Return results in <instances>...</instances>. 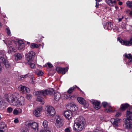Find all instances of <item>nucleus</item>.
I'll return each mask as SVG.
<instances>
[{
	"label": "nucleus",
	"mask_w": 132,
	"mask_h": 132,
	"mask_svg": "<svg viewBox=\"0 0 132 132\" xmlns=\"http://www.w3.org/2000/svg\"><path fill=\"white\" fill-rule=\"evenodd\" d=\"M126 4L128 7L132 8V1H128L127 2Z\"/></svg>",
	"instance_id": "7c9ffc66"
},
{
	"label": "nucleus",
	"mask_w": 132,
	"mask_h": 132,
	"mask_svg": "<svg viewBox=\"0 0 132 132\" xmlns=\"http://www.w3.org/2000/svg\"><path fill=\"white\" fill-rule=\"evenodd\" d=\"M6 31L9 36H11V33L10 31V30L9 28L6 29Z\"/></svg>",
	"instance_id": "72a5a7b5"
},
{
	"label": "nucleus",
	"mask_w": 132,
	"mask_h": 132,
	"mask_svg": "<svg viewBox=\"0 0 132 132\" xmlns=\"http://www.w3.org/2000/svg\"><path fill=\"white\" fill-rule=\"evenodd\" d=\"M3 103V101L2 98L1 97H0V105L2 104Z\"/></svg>",
	"instance_id": "5fc2aeb1"
},
{
	"label": "nucleus",
	"mask_w": 132,
	"mask_h": 132,
	"mask_svg": "<svg viewBox=\"0 0 132 132\" xmlns=\"http://www.w3.org/2000/svg\"><path fill=\"white\" fill-rule=\"evenodd\" d=\"M121 113L120 112H117L116 113L115 116L116 117H118L121 116Z\"/></svg>",
	"instance_id": "09e8293b"
},
{
	"label": "nucleus",
	"mask_w": 132,
	"mask_h": 132,
	"mask_svg": "<svg viewBox=\"0 0 132 132\" xmlns=\"http://www.w3.org/2000/svg\"><path fill=\"white\" fill-rule=\"evenodd\" d=\"M71 128L70 127H68L66 128L64 130L65 132H70L71 131Z\"/></svg>",
	"instance_id": "79ce46f5"
},
{
	"label": "nucleus",
	"mask_w": 132,
	"mask_h": 132,
	"mask_svg": "<svg viewBox=\"0 0 132 132\" xmlns=\"http://www.w3.org/2000/svg\"><path fill=\"white\" fill-rule=\"evenodd\" d=\"M98 6H97V3H96V7H97Z\"/></svg>",
	"instance_id": "69168bd1"
},
{
	"label": "nucleus",
	"mask_w": 132,
	"mask_h": 132,
	"mask_svg": "<svg viewBox=\"0 0 132 132\" xmlns=\"http://www.w3.org/2000/svg\"><path fill=\"white\" fill-rule=\"evenodd\" d=\"M76 87L78 88V89H79V88L77 87L76 86H73V87H72L69 89L67 91L68 93L69 94H71L73 92L75 88Z\"/></svg>",
	"instance_id": "bb28decb"
},
{
	"label": "nucleus",
	"mask_w": 132,
	"mask_h": 132,
	"mask_svg": "<svg viewBox=\"0 0 132 132\" xmlns=\"http://www.w3.org/2000/svg\"><path fill=\"white\" fill-rule=\"evenodd\" d=\"M77 100L80 103L84 106L86 108H87L89 104L83 98L81 97H78Z\"/></svg>",
	"instance_id": "9b49d317"
},
{
	"label": "nucleus",
	"mask_w": 132,
	"mask_h": 132,
	"mask_svg": "<svg viewBox=\"0 0 132 132\" xmlns=\"http://www.w3.org/2000/svg\"><path fill=\"white\" fill-rule=\"evenodd\" d=\"M14 122L15 123H17L18 122V120L17 119H16L14 120Z\"/></svg>",
	"instance_id": "6e6d98bb"
},
{
	"label": "nucleus",
	"mask_w": 132,
	"mask_h": 132,
	"mask_svg": "<svg viewBox=\"0 0 132 132\" xmlns=\"http://www.w3.org/2000/svg\"><path fill=\"white\" fill-rule=\"evenodd\" d=\"M64 115L65 117L68 119L72 117V113L69 110L65 111Z\"/></svg>",
	"instance_id": "a211bd4d"
},
{
	"label": "nucleus",
	"mask_w": 132,
	"mask_h": 132,
	"mask_svg": "<svg viewBox=\"0 0 132 132\" xmlns=\"http://www.w3.org/2000/svg\"><path fill=\"white\" fill-rule=\"evenodd\" d=\"M40 132H50V131L48 130L44 129L41 130Z\"/></svg>",
	"instance_id": "de8ad7c7"
},
{
	"label": "nucleus",
	"mask_w": 132,
	"mask_h": 132,
	"mask_svg": "<svg viewBox=\"0 0 132 132\" xmlns=\"http://www.w3.org/2000/svg\"><path fill=\"white\" fill-rule=\"evenodd\" d=\"M19 99V106H22L24 105L25 103L24 98V97H21Z\"/></svg>",
	"instance_id": "b1692460"
},
{
	"label": "nucleus",
	"mask_w": 132,
	"mask_h": 132,
	"mask_svg": "<svg viewBox=\"0 0 132 132\" xmlns=\"http://www.w3.org/2000/svg\"><path fill=\"white\" fill-rule=\"evenodd\" d=\"M54 100L56 101H58L61 97V94L59 92H57L54 93Z\"/></svg>",
	"instance_id": "aec40b11"
},
{
	"label": "nucleus",
	"mask_w": 132,
	"mask_h": 132,
	"mask_svg": "<svg viewBox=\"0 0 132 132\" xmlns=\"http://www.w3.org/2000/svg\"><path fill=\"white\" fill-rule=\"evenodd\" d=\"M96 1H97L98 2H100L102 1V0H95Z\"/></svg>",
	"instance_id": "680f3d73"
},
{
	"label": "nucleus",
	"mask_w": 132,
	"mask_h": 132,
	"mask_svg": "<svg viewBox=\"0 0 132 132\" xmlns=\"http://www.w3.org/2000/svg\"><path fill=\"white\" fill-rule=\"evenodd\" d=\"M43 110V108L40 107L37 108L34 111L33 113L35 116L37 117H39L40 116V114Z\"/></svg>",
	"instance_id": "dca6fc26"
},
{
	"label": "nucleus",
	"mask_w": 132,
	"mask_h": 132,
	"mask_svg": "<svg viewBox=\"0 0 132 132\" xmlns=\"http://www.w3.org/2000/svg\"><path fill=\"white\" fill-rule=\"evenodd\" d=\"M13 113L15 115H18L19 114L17 109H15L14 110Z\"/></svg>",
	"instance_id": "a18cd8bd"
},
{
	"label": "nucleus",
	"mask_w": 132,
	"mask_h": 132,
	"mask_svg": "<svg viewBox=\"0 0 132 132\" xmlns=\"http://www.w3.org/2000/svg\"><path fill=\"white\" fill-rule=\"evenodd\" d=\"M127 26L125 25L124 27H122V29L124 30H128V29H127V28H126V26Z\"/></svg>",
	"instance_id": "864d4df0"
},
{
	"label": "nucleus",
	"mask_w": 132,
	"mask_h": 132,
	"mask_svg": "<svg viewBox=\"0 0 132 132\" xmlns=\"http://www.w3.org/2000/svg\"><path fill=\"white\" fill-rule=\"evenodd\" d=\"M30 47L31 48L33 49L38 48V46L37 44L33 43L31 44Z\"/></svg>",
	"instance_id": "2f4dec72"
},
{
	"label": "nucleus",
	"mask_w": 132,
	"mask_h": 132,
	"mask_svg": "<svg viewBox=\"0 0 132 132\" xmlns=\"http://www.w3.org/2000/svg\"><path fill=\"white\" fill-rule=\"evenodd\" d=\"M111 121L113 126L116 127L118 126L119 124L121 121V120L119 118L116 119L112 118L111 119Z\"/></svg>",
	"instance_id": "9d476101"
},
{
	"label": "nucleus",
	"mask_w": 132,
	"mask_h": 132,
	"mask_svg": "<svg viewBox=\"0 0 132 132\" xmlns=\"http://www.w3.org/2000/svg\"><path fill=\"white\" fill-rule=\"evenodd\" d=\"M129 106V105L127 103L121 104L120 109L122 111H124Z\"/></svg>",
	"instance_id": "a878e982"
},
{
	"label": "nucleus",
	"mask_w": 132,
	"mask_h": 132,
	"mask_svg": "<svg viewBox=\"0 0 132 132\" xmlns=\"http://www.w3.org/2000/svg\"><path fill=\"white\" fill-rule=\"evenodd\" d=\"M30 66L32 68L34 69L35 68V64L33 63H31L30 64L29 63Z\"/></svg>",
	"instance_id": "c03bdc74"
},
{
	"label": "nucleus",
	"mask_w": 132,
	"mask_h": 132,
	"mask_svg": "<svg viewBox=\"0 0 132 132\" xmlns=\"http://www.w3.org/2000/svg\"><path fill=\"white\" fill-rule=\"evenodd\" d=\"M21 132H29L28 129L26 128H22L21 129Z\"/></svg>",
	"instance_id": "4c0bfd02"
},
{
	"label": "nucleus",
	"mask_w": 132,
	"mask_h": 132,
	"mask_svg": "<svg viewBox=\"0 0 132 132\" xmlns=\"http://www.w3.org/2000/svg\"><path fill=\"white\" fill-rule=\"evenodd\" d=\"M31 95L30 94H27L26 96V98L28 100H30L31 99Z\"/></svg>",
	"instance_id": "37998d69"
},
{
	"label": "nucleus",
	"mask_w": 132,
	"mask_h": 132,
	"mask_svg": "<svg viewBox=\"0 0 132 132\" xmlns=\"http://www.w3.org/2000/svg\"><path fill=\"white\" fill-rule=\"evenodd\" d=\"M28 54L33 58V56L35 55V53L32 51L30 52Z\"/></svg>",
	"instance_id": "58836bf2"
},
{
	"label": "nucleus",
	"mask_w": 132,
	"mask_h": 132,
	"mask_svg": "<svg viewBox=\"0 0 132 132\" xmlns=\"http://www.w3.org/2000/svg\"><path fill=\"white\" fill-rule=\"evenodd\" d=\"M7 43H6V44L7 45Z\"/></svg>",
	"instance_id": "774afa93"
},
{
	"label": "nucleus",
	"mask_w": 132,
	"mask_h": 132,
	"mask_svg": "<svg viewBox=\"0 0 132 132\" xmlns=\"http://www.w3.org/2000/svg\"><path fill=\"white\" fill-rule=\"evenodd\" d=\"M43 125L44 128H46L48 125L47 121L45 120L44 121Z\"/></svg>",
	"instance_id": "f704fd0d"
},
{
	"label": "nucleus",
	"mask_w": 132,
	"mask_h": 132,
	"mask_svg": "<svg viewBox=\"0 0 132 132\" xmlns=\"http://www.w3.org/2000/svg\"><path fill=\"white\" fill-rule=\"evenodd\" d=\"M102 104L104 108H107L110 105H109L108 103L106 102H103L102 103Z\"/></svg>",
	"instance_id": "c9c22d12"
},
{
	"label": "nucleus",
	"mask_w": 132,
	"mask_h": 132,
	"mask_svg": "<svg viewBox=\"0 0 132 132\" xmlns=\"http://www.w3.org/2000/svg\"><path fill=\"white\" fill-rule=\"evenodd\" d=\"M103 24L104 27L105 29L111 30L113 28V26L111 22H108L107 23L104 22Z\"/></svg>",
	"instance_id": "6e6552de"
},
{
	"label": "nucleus",
	"mask_w": 132,
	"mask_h": 132,
	"mask_svg": "<svg viewBox=\"0 0 132 132\" xmlns=\"http://www.w3.org/2000/svg\"><path fill=\"white\" fill-rule=\"evenodd\" d=\"M132 120H124L125 128L128 129H132Z\"/></svg>",
	"instance_id": "2eb2a0df"
},
{
	"label": "nucleus",
	"mask_w": 132,
	"mask_h": 132,
	"mask_svg": "<svg viewBox=\"0 0 132 132\" xmlns=\"http://www.w3.org/2000/svg\"><path fill=\"white\" fill-rule=\"evenodd\" d=\"M27 44H30V42H27Z\"/></svg>",
	"instance_id": "338daca9"
},
{
	"label": "nucleus",
	"mask_w": 132,
	"mask_h": 132,
	"mask_svg": "<svg viewBox=\"0 0 132 132\" xmlns=\"http://www.w3.org/2000/svg\"><path fill=\"white\" fill-rule=\"evenodd\" d=\"M2 26V24L0 22V27H1Z\"/></svg>",
	"instance_id": "e2e57ef3"
},
{
	"label": "nucleus",
	"mask_w": 132,
	"mask_h": 132,
	"mask_svg": "<svg viewBox=\"0 0 132 132\" xmlns=\"http://www.w3.org/2000/svg\"><path fill=\"white\" fill-rule=\"evenodd\" d=\"M6 99L7 101L11 105L18 106H19V99L16 96H14L13 95H9Z\"/></svg>",
	"instance_id": "7ed1b4c3"
},
{
	"label": "nucleus",
	"mask_w": 132,
	"mask_h": 132,
	"mask_svg": "<svg viewBox=\"0 0 132 132\" xmlns=\"http://www.w3.org/2000/svg\"><path fill=\"white\" fill-rule=\"evenodd\" d=\"M132 120V112L131 109L128 110L126 113V118L124 120Z\"/></svg>",
	"instance_id": "4468645a"
},
{
	"label": "nucleus",
	"mask_w": 132,
	"mask_h": 132,
	"mask_svg": "<svg viewBox=\"0 0 132 132\" xmlns=\"http://www.w3.org/2000/svg\"><path fill=\"white\" fill-rule=\"evenodd\" d=\"M28 76L27 74L25 75H21L19 77V79H20L21 80H23L24 79H25L27 77H28Z\"/></svg>",
	"instance_id": "473e14b6"
},
{
	"label": "nucleus",
	"mask_w": 132,
	"mask_h": 132,
	"mask_svg": "<svg viewBox=\"0 0 132 132\" xmlns=\"http://www.w3.org/2000/svg\"><path fill=\"white\" fill-rule=\"evenodd\" d=\"M13 46H11L10 48L9 47V49L10 51L15 52L16 51V50L12 47Z\"/></svg>",
	"instance_id": "a19ab883"
},
{
	"label": "nucleus",
	"mask_w": 132,
	"mask_h": 132,
	"mask_svg": "<svg viewBox=\"0 0 132 132\" xmlns=\"http://www.w3.org/2000/svg\"><path fill=\"white\" fill-rule=\"evenodd\" d=\"M123 55L125 56L126 58L129 59V62H132V56L131 54H127V53H126Z\"/></svg>",
	"instance_id": "4be33fe9"
},
{
	"label": "nucleus",
	"mask_w": 132,
	"mask_h": 132,
	"mask_svg": "<svg viewBox=\"0 0 132 132\" xmlns=\"http://www.w3.org/2000/svg\"><path fill=\"white\" fill-rule=\"evenodd\" d=\"M47 65H48V67L49 68H51L53 67V65L51 64L50 63H47Z\"/></svg>",
	"instance_id": "603ef678"
},
{
	"label": "nucleus",
	"mask_w": 132,
	"mask_h": 132,
	"mask_svg": "<svg viewBox=\"0 0 132 132\" xmlns=\"http://www.w3.org/2000/svg\"><path fill=\"white\" fill-rule=\"evenodd\" d=\"M129 14L130 15H132V11H130Z\"/></svg>",
	"instance_id": "052dcab7"
},
{
	"label": "nucleus",
	"mask_w": 132,
	"mask_h": 132,
	"mask_svg": "<svg viewBox=\"0 0 132 132\" xmlns=\"http://www.w3.org/2000/svg\"><path fill=\"white\" fill-rule=\"evenodd\" d=\"M66 108L68 110L74 112L78 110L77 106L73 104H71L66 106Z\"/></svg>",
	"instance_id": "1a4fd4ad"
},
{
	"label": "nucleus",
	"mask_w": 132,
	"mask_h": 132,
	"mask_svg": "<svg viewBox=\"0 0 132 132\" xmlns=\"http://www.w3.org/2000/svg\"><path fill=\"white\" fill-rule=\"evenodd\" d=\"M15 56L16 60H21L22 58L21 55L19 53L16 54L15 55Z\"/></svg>",
	"instance_id": "cd10ccee"
},
{
	"label": "nucleus",
	"mask_w": 132,
	"mask_h": 132,
	"mask_svg": "<svg viewBox=\"0 0 132 132\" xmlns=\"http://www.w3.org/2000/svg\"><path fill=\"white\" fill-rule=\"evenodd\" d=\"M118 4L120 5H121L122 4V3L121 2H119L118 3Z\"/></svg>",
	"instance_id": "bf43d9fd"
},
{
	"label": "nucleus",
	"mask_w": 132,
	"mask_h": 132,
	"mask_svg": "<svg viewBox=\"0 0 132 132\" xmlns=\"http://www.w3.org/2000/svg\"><path fill=\"white\" fill-rule=\"evenodd\" d=\"M107 3L110 6H113L115 4L116 0H106Z\"/></svg>",
	"instance_id": "412c9836"
},
{
	"label": "nucleus",
	"mask_w": 132,
	"mask_h": 132,
	"mask_svg": "<svg viewBox=\"0 0 132 132\" xmlns=\"http://www.w3.org/2000/svg\"><path fill=\"white\" fill-rule=\"evenodd\" d=\"M0 129H4L5 131H7L6 125L4 122H2L0 123Z\"/></svg>",
	"instance_id": "5701e85b"
},
{
	"label": "nucleus",
	"mask_w": 132,
	"mask_h": 132,
	"mask_svg": "<svg viewBox=\"0 0 132 132\" xmlns=\"http://www.w3.org/2000/svg\"><path fill=\"white\" fill-rule=\"evenodd\" d=\"M17 110L18 111L19 114L21 113H22V110L21 109L19 108H18Z\"/></svg>",
	"instance_id": "3c124183"
},
{
	"label": "nucleus",
	"mask_w": 132,
	"mask_h": 132,
	"mask_svg": "<svg viewBox=\"0 0 132 132\" xmlns=\"http://www.w3.org/2000/svg\"><path fill=\"white\" fill-rule=\"evenodd\" d=\"M0 63H2L4 64L6 67H9L8 65H7V61L6 60L4 57V56L3 55L2 56H0Z\"/></svg>",
	"instance_id": "6ab92c4d"
},
{
	"label": "nucleus",
	"mask_w": 132,
	"mask_h": 132,
	"mask_svg": "<svg viewBox=\"0 0 132 132\" xmlns=\"http://www.w3.org/2000/svg\"><path fill=\"white\" fill-rule=\"evenodd\" d=\"M18 88L20 92L22 93L28 92L30 91L29 88L26 87L24 86H20Z\"/></svg>",
	"instance_id": "ddd939ff"
},
{
	"label": "nucleus",
	"mask_w": 132,
	"mask_h": 132,
	"mask_svg": "<svg viewBox=\"0 0 132 132\" xmlns=\"http://www.w3.org/2000/svg\"><path fill=\"white\" fill-rule=\"evenodd\" d=\"M117 40L118 41H119V42L122 45L127 46H130L132 45V37L130 38L129 41L123 40L120 37L118 38Z\"/></svg>",
	"instance_id": "0eeeda50"
},
{
	"label": "nucleus",
	"mask_w": 132,
	"mask_h": 132,
	"mask_svg": "<svg viewBox=\"0 0 132 132\" xmlns=\"http://www.w3.org/2000/svg\"><path fill=\"white\" fill-rule=\"evenodd\" d=\"M1 36V34H0V39H1L2 38Z\"/></svg>",
	"instance_id": "0e129e2a"
},
{
	"label": "nucleus",
	"mask_w": 132,
	"mask_h": 132,
	"mask_svg": "<svg viewBox=\"0 0 132 132\" xmlns=\"http://www.w3.org/2000/svg\"><path fill=\"white\" fill-rule=\"evenodd\" d=\"M123 18V16H122V17L121 18H119V22H120V21H121L122 19Z\"/></svg>",
	"instance_id": "13d9d810"
},
{
	"label": "nucleus",
	"mask_w": 132,
	"mask_h": 132,
	"mask_svg": "<svg viewBox=\"0 0 132 132\" xmlns=\"http://www.w3.org/2000/svg\"><path fill=\"white\" fill-rule=\"evenodd\" d=\"M53 92L54 90L53 89L35 92V94L37 96V97L36 101L42 102V104H43L44 103V99L42 97H40L39 96L50 95L53 93Z\"/></svg>",
	"instance_id": "f03ea898"
},
{
	"label": "nucleus",
	"mask_w": 132,
	"mask_h": 132,
	"mask_svg": "<svg viewBox=\"0 0 132 132\" xmlns=\"http://www.w3.org/2000/svg\"><path fill=\"white\" fill-rule=\"evenodd\" d=\"M57 70L59 72L62 74H65L66 72L68 71L67 68H62L60 67H58L56 68Z\"/></svg>",
	"instance_id": "f3484780"
},
{
	"label": "nucleus",
	"mask_w": 132,
	"mask_h": 132,
	"mask_svg": "<svg viewBox=\"0 0 132 132\" xmlns=\"http://www.w3.org/2000/svg\"><path fill=\"white\" fill-rule=\"evenodd\" d=\"M86 121L84 118L82 117H80L77 119L74 124L73 129L76 131H81L84 128Z\"/></svg>",
	"instance_id": "f257e3e1"
},
{
	"label": "nucleus",
	"mask_w": 132,
	"mask_h": 132,
	"mask_svg": "<svg viewBox=\"0 0 132 132\" xmlns=\"http://www.w3.org/2000/svg\"><path fill=\"white\" fill-rule=\"evenodd\" d=\"M43 73L42 71H39L37 73V75L39 76H41L43 74Z\"/></svg>",
	"instance_id": "49530a36"
},
{
	"label": "nucleus",
	"mask_w": 132,
	"mask_h": 132,
	"mask_svg": "<svg viewBox=\"0 0 132 132\" xmlns=\"http://www.w3.org/2000/svg\"><path fill=\"white\" fill-rule=\"evenodd\" d=\"M13 110V109L11 107H9L7 109V112L9 113L11 112Z\"/></svg>",
	"instance_id": "e433bc0d"
},
{
	"label": "nucleus",
	"mask_w": 132,
	"mask_h": 132,
	"mask_svg": "<svg viewBox=\"0 0 132 132\" xmlns=\"http://www.w3.org/2000/svg\"><path fill=\"white\" fill-rule=\"evenodd\" d=\"M25 44L22 42H18L19 50H20L22 49L24 47Z\"/></svg>",
	"instance_id": "393cba45"
},
{
	"label": "nucleus",
	"mask_w": 132,
	"mask_h": 132,
	"mask_svg": "<svg viewBox=\"0 0 132 132\" xmlns=\"http://www.w3.org/2000/svg\"><path fill=\"white\" fill-rule=\"evenodd\" d=\"M55 126L57 128L61 127L64 124L63 119L58 115H57L55 116Z\"/></svg>",
	"instance_id": "39448f33"
},
{
	"label": "nucleus",
	"mask_w": 132,
	"mask_h": 132,
	"mask_svg": "<svg viewBox=\"0 0 132 132\" xmlns=\"http://www.w3.org/2000/svg\"><path fill=\"white\" fill-rule=\"evenodd\" d=\"M26 125L30 128L32 132H35L36 129H38V124L36 122H33L31 121H27L25 122Z\"/></svg>",
	"instance_id": "20e7f679"
},
{
	"label": "nucleus",
	"mask_w": 132,
	"mask_h": 132,
	"mask_svg": "<svg viewBox=\"0 0 132 132\" xmlns=\"http://www.w3.org/2000/svg\"><path fill=\"white\" fill-rule=\"evenodd\" d=\"M46 113L49 116H53L55 113V109L53 107L48 106L45 108Z\"/></svg>",
	"instance_id": "423d86ee"
},
{
	"label": "nucleus",
	"mask_w": 132,
	"mask_h": 132,
	"mask_svg": "<svg viewBox=\"0 0 132 132\" xmlns=\"http://www.w3.org/2000/svg\"><path fill=\"white\" fill-rule=\"evenodd\" d=\"M13 43V42L11 41H9L7 42V44L9 45V48H10L11 46H12V45Z\"/></svg>",
	"instance_id": "ea45409f"
},
{
	"label": "nucleus",
	"mask_w": 132,
	"mask_h": 132,
	"mask_svg": "<svg viewBox=\"0 0 132 132\" xmlns=\"http://www.w3.org/2000/svg\"><path fill=\"white\" fill-rule=\"evenodd\" d=\"M33 58L32 57L28 54L26 57V60L28 62L31 63Z\"/></svg>",
	"instance_id": "c85d7f7f"
},
{
	"label": "nucleus",
	"mask_w": 132,
	"mask_h": 132,
	"mask_svg": "<svg viewBox=\"0 0 132 132\" xmlns=\"http://www.w3.org/2000/svg\"><path fill=\"white\" fill-rule=\"evenodd\" d=\"M90 102L93 104L94 107L96 110H98L101 108L100 102L93 100H91Z\"/></svg>",
	"instance_id": "f8f14e48"
},
{
	"label": "nucleus",
	"mask_w": 132,
	"mask_h": 132,
	"mask_svg": "<svg viewBox=\"0 0 132 132\" xmlns=\"http://www.w3.org/2000/svg\"><path fill=\"white\" fill-rule=\"evenodd\" d=\"M5 130L4 129H0V132H6L7 131H5Z\"/></svg>",
	"instance_id": "4d7b16f0"
},
{
	"label": "nucleus",
	"mask_w": 132,
	"mask_h": 132,
	"mask_svg": "<svg viewBox=\"0 0 132 132\" xmlns=\"http://www.w3.org/2000/svg\"><path fill=\"white\" fill-rule=\"evenodd\" d=\"M94 132H103L101 130H99L98 129H96L94 130Z\"/></svg>",
	"instance_id": "8fccbe9b"
},
{
	"label": "nucleus",
	"mask_w": 132,
	"mask_h": 132,
	"mask_svg": "<svg viewBox=\"0 0 132 132\" xmlns=\"http://www.w3.org/2000/svg\"><path fill=\"white\" fill-rule=\"evenodd\" d=\"M107 108L108 109H107L105 110V111L106 112H113V108L110 105H109Z\"/></svg>",
	"instance_id": "c756f323"
}]
</instances>
